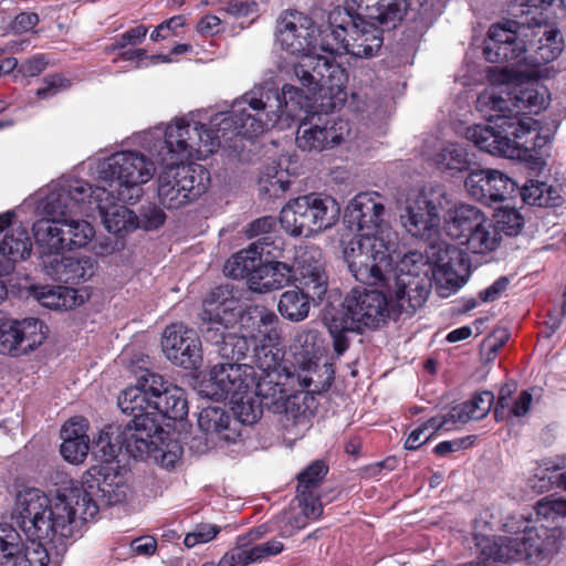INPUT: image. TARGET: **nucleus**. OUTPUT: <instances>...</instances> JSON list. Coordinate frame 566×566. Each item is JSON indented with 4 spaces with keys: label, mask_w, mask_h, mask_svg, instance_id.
<instances>
[{
    "label": "nucleus",
    "mask_w": 566,
    "mask_h": 566,
    "mask_svg": "<svg viewBox=\"0 0 566 566\" xmlns=\"http://www.w3.org/2000/svg\"><path fill=\"white\" fill-rule=\"evenodd\" d=\"M304 96L300 88L285 84L281 90L274 82L255 85L232 109L217 114L211 127L185 118L177 119L166 128V154L208 158L217 151L222 140L228 143L233 136L252 138L274 127L283 115L292 116L290 105L302 107Z\"/></svg>",
    "instance_id": "f257e3e1"
},
{
    "label": "nucleus",
    "mask_w": 566,
    "mask_h": 566,
    "mask_svg": "<svg viewBox=\"0 0 566 566\" xmlns=\"http://www.w3.org/2000/svg\"><path fill=\"white\" fill-rule=\"evenodd\" d=\"M163 386V376L144 370L134 386L122 391L118 407L123 413L133 416L124 428L118 424L105 426L94 441L93 452L96 457L109 461L117 458L123 450L134 459L153 457L163 467H172L179 455L176 452H164L159 449L161 434L165 433L154 409L153 399Z\"/></svg>",
    "instance_id": "f03ea898"
},
{
    "label": "nucleus",
    "mask_w": 566,
    "mask_h": 566,
    "mask_svg": "<svg viewBox=\"0 0 566 566\" xmlns=\"http://www.w3.org/2000/svg\"><path fill=\"white\" fill-rule=\"evenodd\" d=\"M388 293L389 296L377 290L353 289L340 308L324 316L337 356L348 349L349 333L377 328L387 317L397 318L403 312L412 315L429 295L422 282L411 273L397 274L394 286H388Z\"/></svg>",
    "instance_id": "7ed1b4c3"
},
{
    "label": "nucleus",
    "mask_w": 566,
    "mask_h": 566,
    "mask_svg": "<svg viewBox=\"0 0 566 566\" xmlns=\"http://www.w3.org/2000/svg\"><path fill=\"white\" fill-rule=\"evenodd\" d=\"M276 42L285 52L296 55L298 61L293 65V73L311 94L331 95L329 102L323 106L334 111L344 105L346 92L345 70L333 59L314 55L318 30L312 18L296 11H283L276 21Z\"/></svg>",
    "instance_id": "20e7f679"
},
{
    "label": "nucleus",
    "mask_w": 566,
    "mask_h": 566,
    "mask_svg": "<svg viewBox=\"0 0 566 566\" xmlns=\"http://www.w3.org/2000/svg\"><path fill=\"white\" fill-rule=\"evenodd\" d=\"M95 458L103 463L91 467L81 482L71 483L50 497L48 516L55 517V531L63 535H76L85 522L97 515L102 505L119 504L127 497L129 488L124 476L111 465L116 458L109 461ZM48 525L42 528L45 533L50 530Z\"/></svg>",
    "instance_id": "39448f33"
},
{
    "label": "nucleus",
    "mask_w": 566,
    "mask_h": 566,
    "mask_svg": "<svg viewBox=\"0 0 566 566\" xmlns=\"http://www.w3.org/2000/svg\"><path fill=\"white\" fill-rule=\"evenodd\" d=\"M476 109L491 125H473L467 128L465 138L479 149L494 156L513 158L521 149L536 146L527 136L536 130L534 119L518 117L514 98L507 87L492 85L483 90L476 98Z\"/></svg>",
    "instance_id": "423d86ee"
},
{
    "label": "nucleus",
    "mask_w": 566,
    "mask_h": 566,
    "mask_svg": "<svg viewBox=\"0 0 566 566\" xmlns=\"http://www.w3.org/2000/svg\"><path fill=\"white\" fill-rule=\"evenodd\" d=\"M42 270L52 280L77 284L91 279L97 269L90 258H65L66 250L85 247L94 237L92 224L82 219H40L32 227Z\"/></svg>",
    "instance_id": "0eeeda50"
},
{
    "label": "nucleus",
    "mask_w": 566,
    "mask_h": 566,
    "mask_svg": "<svg viewBox=\"0 0 566 566\" xmlns=\"http://www.w3.org/2000/svg\"><path fill=\"white\" fill-rule=\"evenodd\" d=\"M258 314L259 307H242L230 285L217 286L203 300L200 313L202 336L217 346L221 358L242 360L250 349L251 338L238 335L237 328H252Z\"/></svg>",
    "instance_id": "6e6552de"
},
{
    "label": "nucleus",
    "mask_w": 566,
    "mask_h": 566,
    "mask_svg": "<svg viewBox=\"0 0 566 566\" xmlns=\"http://www.w3.org/2000/svg\"><path fill=\"white\" fill-rule=\"evenodd\" d=\"M51 511L50 497L39 489H28L17 496L13 520L24 533L31 547L18 556L12 566H60L66 552L65 539L74 535H63L55 525L54 516H48Z\"/></svg>",
    "instance_id": "1a4fd4ad"
},
{
    "label": "nucleus",
    "mask_w": 566,
    "mask_h": 566,
    "mask_svg": "<svg viewBox=\"0 0 566 566\" xmlns=\"http://www.w3.org/2000/svg\"><path fill=\"white\" fill-rule=\"evenodd\" d=\"M515 18L524 20H506L503 23L492 24L484 42L483 54L488 62L502 64L500 77L493 82H509L515 75V69L531 64L527 56L526 31L532 27L546 23V17L538 12L536 4L525 2L513 9Z\"/></svg>",
    "instance_id": "9d476101"
},
{
    "label": "nucleus",
    "mask_w": 566,
    "mask_h": 566,
    "mask_svg": "<svg viewBox=\"0 0 566 566\" xmlns=\"http://www.w3.org/2000/svg\"><path fill=\"white\" fill-rule=\"evenodd\" d=\"M376 20L364 17L353 6L336 7L328 14V29L324 31L321 48L332 54H349L359 59L373 57L381 48L382 28Z\"/></svg>",
    "instance_id": "9b49d317"
},
{
    "label": "nucleus",
    "mask_w": 566,
    "mask_h": 566,
    "mask_svg": "<svg viewBox=\"0 0 566 566\" xmlns=\"http://www.w3.org/2000/svg\"><path fill=\"white\" fill-rule=\"evenodd\" d=\"M166 134L157 159L166 168L158 176V199L166 209H179L202 196L209 187L210 174L200 164L178 163L186 157L177 154H166Z\"/></svg>",
    "instance_id": "f8f14e48"
},
{
    "label": "nucleus",
    "mask_w": 566,
    "mask_h": 566,
    "mask_svg": "<svg viewBox=\"0 0 566 566\" xmlns=\"http://www.w3.org/2000/svg\"><path fill=\"white\" fill-rule=\"evenodd\" d=\"M156 167L143 153L124 150L104 159L98 167L99 180L109 188L112 198L135 205L144 191L142 185L155 175Z\"/></svg>",
    "instance_id": "ddd939ff"
},
{
    "label": "nucleus",
    "mask_w": 566,
    "mask_h": 566,
    "mask_svg": "<svg viewBox=\"0 0 566 566\" xmlns=\"http://www.w3.org/2000/svg\"><path fill=\"white\" fill-rule=\"evenodd\" d=\"M340 207L331 196L308 193L290 200L280 212V224L291 237H311L331 229L339 219Z\"/></svg>",
    "instance_id": "4468645a"
},
{
    "label": "nucleus",
    "mask_w": 566,
    "mask_h": 566,
    "mask_svg": "<svg viewBox=\"0 0 566 566\" xmlns=\"http://www.w3.org/2000/svg\"><path fill=\"white\" fill-rule=\"evenodd\" d=\"M391 242L379 234H360L344 248V260L356 281L376 285L391 271Z\"/></svg>",
    "instance_id": "2eb2a0df"
},
{
    "label": "nucleus",
    "mask_w": 566,
    "mask_h": 566,
    "mask_svg": "<svg viewBox=\"0 0 566 566\" xmlns=\"http://www.w3.org/2000/svg\"><path fill=\"white\" fill-rule=\"evenodd\" d=\"M448 205V195L441 187L423 188L408 196L401 223L412 237L429 240L438 233L441 212Z\"/></svg>",
    "instance_id": "dca6fc26"
},
{
    "label": "nucleus",
    "mask_w": 566,
    "mask_h": 566,
    "mask_svg": "<svg viewBox=\"0 0 566 566\" xmlns=\"http://www.w3.org/2000/svg\"><path fill=\"white\" fill-rule=\"evenodd\" d=\"M426 253V258L418 252L407 253L400 262L399 273H411L413 277L422 282L428 291L430 264L436 269L433 273L444 276L449 283L458 279L460 272L465 270L463 253L454 245L444 242L430 244Z\"/></svg>",
    "instance_id": "f3484780"
},
{
    "label": "nucleus",
    "mask_w": 566,
    "mask_h": 566,
    "mask_svg": "<svg viewBox=\"0 0 566 566\" xmlns=\"http://www.w3.org/2000/svg\"><path fill=\"white\" fill-rule=\"evenodd\" d=\"M111 197L106 186L92 187L84 180H74L60 189L56 199L54 195L48 197L45 209L51 219H73L72 213H86L92 209H103L102 201Z\"/></svg>",
    "instance_id": "a211bd4d"
},
{
    "label": "nucleus",
    "mask_w": 566,
    "mask_h": 566,
    "mask_svg": "<svg viewBox=\"0 0 566 566\" xmlns=\"http://www.w3.org/2000/svg\"><path fill=\"white\" fill-rule=\"evenodd\" d=\"M489 510L480 513L474 523L475 546L478 548L476 559L489 563H511L527 560L526 548L523 546L521 536H490L482 531L489 527L492 531Z\"/></svg>",
    "instance_id": "6ab92c4d"
},
{
    "label": "nucleus",
    "mask_w": 566,
    "mask_h": 566,
    "mask_svg": "<svg viewBox=\"0 0 566 566\" xmlns=\"http://www.w3.org/2000/svg\"><path fill=\"white\" fill-rule=\"evenodd\" d=\"M489 510L480 513L474 523L475 546L478 548L476 559L489 563H511L527 560L526 548L523 546L521 536H490L482 531L489 527L492 531Z\"/></svg>",
    "instance_id": "aec40b11"
},
{
    "label": "nucleus",
    "mask_w": 566,
    "mask_h": 566,
    "mask_svg": "<svg viewBox=\"0 0 566 566\" xmlns=\"http://www.w3.org/2000/svg\"><path fill=\"white\" fill-rule=\"evenodd\" d=\"M46 335L48 326L35 317L0 322V354H28L39 347Z\"/></svg>",
    "instance_id": "412c9836"
},
{
    "label": "nucleus",
    "mask_w": 566,
    "mask_h": 566,
    "mask_svg": "<svg viewBox=\"0 0 566 566\" xmlns=\"http://www.w3.org/2000/svg\"><path fill=\"white\" fill-rule=\"evenodd\" d=\"M210 370V387L218 399H233L241 394L252 392L256 369L250 364H240L237 359L223 358Z\"/></svg>",
    "instance_id": "4be33fe9"
},
{
    "label": "nucleus",
    "mask_w": 566,
    "mask_h": 566,
    "mask_svg": "<svg viewBox=\"0 0 566 566\" xmlns=\"http://www.w3.org/2000/svg\"><path fill=\"white\" fill-rule=\"evenodd\" d=\"M163 350L175 365L185 369H197L202 361L201 343L196 331L182 323H175L166 327L163 340Z\"/></svg>",
    "instance_id": "5701e85b"
},
{
    "label": "nucleus",
    "mask_w": 566,
    "mask_h": 566,
    "mask_svg": "<svg viewBox=\"0 0 566 566\" xmlns=\"http://www.w3.org/2000/svg\"><path fill=\"white\" fill-rule=\"evenodd\" d=\"M385 198L378 192H360L347 205L345 218L353 230L384 235Z\"/></svg>",
    "instance_id": "b1692460"
},
{
    "label": "nucleus",
    "mask_w": 566,
    "mask_h": 566,
    "mask_svg": "<svg viewBox=\"0 0 566 566\" xmlns=\"http://www.w3.org/2000/svg\"><path fill=\"white\" fill-rule=\"evenodd\" d=\"M464 185L471 198L485 205L504 201L516 189L507 175L490 168L471 170Z\"/></svg>",
    "instance_id": "393cba45"
},
{
    "label": "nucleus",
    "mask_w": 566,
    "mask_h": 566,
    "mask_svg": "<svg viewBox=\"0 0 566 566\" xmlns=\"http://www.w3.org/2000/svg\"><path fill=\"white\" fill-rule=\"evenodd\" d=\"M293 282L296 287L311 293L321 301L327 292L328 280L322 251L316 247H307L297 252Z\"/></svg>",
    "instance_id": "a878e982"
},
{
    "label": "nucleus",
    "mask_w": 566,
    "mask_h": 566,
    "mask_svg": "<svg viewBox=\"0 0 566 566\" xmlns=\"http://www.w3.org/2000/svg\"><path fill=\"white\" fill-rule=\"evenodd\" d=\"M328 472L324 461L316 460L297 474L295 501L307 506V512L313 516H321L323 505L318 489Z\"/></svg>",
    "instance_id": "bb28decb"
},
{
    "label": "nucleus",
    "mask_w": 566,
    "mask_h": 566,
    "mask_svg": "<svg viewBox=\"0 0 566 566\" xmlns=\"http://www.w3.org/2000/svg\"><path fill=\"white\" fill-rule=\"evenodd\" d=\"M424 0H366L365 7H358L364 11V17L376 20L377 23L387 28H396L408 12H418Z\"/></svg>",
    "instance_id": "cd10ccee"
},
{
    "label": "nucleus",
    "mask_w": 566,
    "mask_h": 566,
    "mask_svg": "<svg viewBox=\"0 0 566 566\" xmlns=\"http://www.w3.org/2000/svg\"><path fill=\"white\" fill-rule=\"evenodd\" d=\"M348 134L349 127L343 120L324 127L302 124L297 129L296 145L302 150L321 151L339 145L345 139V135Z\"/></svg>",
    "instance_id": "c85d7f7f"
},
{
    "label": "nucleus",
    "mask_w": 566,
    "mask_h": 566,
    "mask_svg": "<svg viewBox=\"0 0 566 566\" xmlns=\"http://www.w3.org/2000/svg\"><path fill=\"white\" fill-rule=\"evenodd\" d=\"M560 536L562 531L556 527L530 526L525 534L521 535L523 546L526 548L527 562L537 563L557 554L560 547Z\"/></svg>",
    "instance_id": "c756f323"
},
{
    "label": "nucleus",
    "mask_w": 566,
    "mask_h": 566,
    "mask_svg": "<svg viewBox=\"0 0 566 566\" xmlns=\"http://www.w3.org/2000/svg\"><path fill=\"white\" fill-rule=\"evenodd\" d=\"M251 345H253L252 363L259 369V373L277 371L285 354L281 345L279 329L265 332L259 342L251 338Z\"/></svg>",
    "instance_id": "7c9ffc66"
},
{
    "label": "nucleus",
    "mask_w": 566,
    "mask_h": 566,
    "mask_svg": "<svg viewBox=\"0 0 566 566\" xmlns=\"http://www.w3.org/2000/svg\"><path fill=\"white\" fill-rule=\"evenodd\" d=\"M293 283V266L284 262L260 263L250 279L249 289L256 293H266L283 289Z\"/></svg>",
    "instance_id": "2f4dec72"
},
{
    "label": "nucleus",
    "mask_w": 566,
    "mask_h": 566,
    "mask_svg": "<svg viewBox=\"0 0 566 566\" xmlns=\"http://www.w3.org/2000/svg\"><path fill=\"white\" fill-rule=\"evenodd\" d=\"M243 538L239 539L237 547L230 549L221 557L220 566H247L251 563H258L266 557L280 554L284 546L277 539H271L254 546L241 544Z\"/></svg>",
    "instance_id": "473e14b6"
},
{
    "label": "nucleus",
    "mask_w": 566,
    "mask_h": 566,
    "mask_svg": "<svg viewBox=\"0 0 566 566\" xmlns=\"http://www.w3.org/2000/svg\"><path fill=\"white\" fill-rule=\"evenodd\" d=\"M153 403L157 415L159 413L175 421L184 420L189 411L185 390L164 378L163 386L158 392L155 394Z\"/></svg>",
    "instance_id": "72a5a7b5"
},
{
    "label": "nucleus",
    "mask_w": 566,
    "mask_h": 566,
    "mask_svg": "<svg viewBox=\"0 0 566 566\" xmlns=\"http://www.w3.org/2000/svg\"><path fill=\"white\" fill-rule=\"evenodd\" d=\"M199 428L207 433H214L226 442H235L240 431L233 424V419L221 407L208 406L198 416Z\"/></svg>",
    "instance_id": "f704fd0d"
},
{
    "label": "nucleus",
    "mask_w": 566,
    "mask_h": 566,
    "mask_svg": "<svg viewBox=\"0 0 566 566\" xmlns=\"http://www.w3.org/2000/svg\"><path fill=\"white\" fill-rule=\"evenodd\" d=\"M315 300L317 297L311 296V293L298 287L286 290L280 295L277 311L283 318L298 323L308 317L311 301Z\"/></svg>",
    "instance_id": "c9c22d12"
},
{
    "label": "nucleus",
    "mask_w": 566,
    "mask_h": 566,
    "mask_svg": "<svg viewBox=\"0 0 566 566\" xmlns=\"http://www.w3.org/2000/svg\"><path fill=\"white\" fill-rule=\"evenodd\" d=\"M280 377L277 371L258 373L252 391L259 399L258 401L268 409L280 410V405L286 396V390L276 379Z\"/></svg>",
    "instance_id": "e433bc0d"
},
{
    "label": "nucleus",
    "mask_w": 566,
    "mask_h": 566,
    "mask_svg": "<svg viewBox=\"0 0 566 566\" xmlns=\"http://www.w3.org/2000/svg\"><path fill=\"white\" fill-rule=\"evenodd\" d=\"M484 212L472 205L461 203L449 209L443 222V230L448 237L453 240L463 238L465 231L483 214Z\"/></svg>",
    "instance_id": "4c0bfd02"
},
{
    "label": "nucleus",
    "mask_w": 566,
    "mask_h": 566,
    "mask_svg": "<svg viewBox=\"0 0 566 566\" xmlns=\"http://www.w3.org/2000/svg\"><path fill=\"white\" fill-rule=\"evenodd\" d=\"M494 395L491 391H482L474 395L450 410L451 419L458 423H467L471 420H480L484 418L492 408Z\"/></svg>",
    "instance_id": "58836bf2"
},
{
    "label": "nucleus",
    "mask_w": 566,
    "mask_h": 566,
    "mask_svg": "<svg viewBox=\"0 0 566 566\" xmlns=\"http://www.w3.org/2000/svg\"><path fill=\"white\" fill-rule=\"evenodd\" d=\"M31 250L29 233L22 227L13 228L0 238V254L12 262L24 260Z\"/></svg>",
    "instance_id": "ea45409f"
},
{
    "label": "nucleus",
    "mask_w": 566,
    "mask_h": 566,
    "mask_svg": "<svg viewBox=\"0 0 566 566\" xmlns=\"http://www.w3.org/2000/svg\"><path fill=\"white\" fill-rule=\"evenodd\" d=\"M76 291L66 286H34V297L45 307L53 310L72 308Z\"/></svg>",
    "instance_id": "a19ab883"
},
{
    "label": "nucleus",
    "mask_w": 566,
    "mask_h": 566,
    "mask_svg": "<svg viewBox=\"0 0 566 566\" xmlns=\"http://www.w3.org/2000/svg\"><path fill=\"white\" fill-rule=\"evenodd\" d=\"M254 250L249 245L232 255L224 264L223 272L227 276L232 279H247L250 285V279L259 268L261 260L255 256Z\"/></svg>",
    "instance_id": "79ce46f5"
},
{
    "label": "nucleus",
    "mask_w": 566,
    "mask_h": 566,
    "mask_svg": "<svg viewBox=\"0 0 566 566\" xmlns=\"http://www.w3.org/2000/svg\"><path fill=\"white\" fill-rule=\"evenodd\" d=\"M126 203L118 201L115 198L108 197L107 200L102 201L101 206L104 209H97L103 217L105 228L108 232L120 233L130 226V211L125 207Z\"/></svg>",
    "instance_id": "37998d69"
},
{
    "label": "nucleus",
    "mask_w": 566,
    "mask_h": 566,
    "mask_svg": "<svg viewBox=\"0 0 566 566\" xmlns=\"http://www.w3.org/2000/svg\"><path fill=\"white\" fill-rule=\"evenodd\" d=\"M250 394L251 392L241 394L230 400V403L232 405L231 409L234 415L233 424L235 427L238 423L248 426L253 424L262 416L263 406Z\"/></svg>",
    "instance_id": "c03bdc74"
},
{
    "label": "nucleus",
    "mask_w": 566,
    "mask_h": 566,
    "mask_svg": "<svg viewBox=\"0 0 566 566\" xmlns=\"http://www.w3.org/2000/svg\"><path fill=\"white\" fill-rule=\"evenodd\" d=\"M501 239L502 237L497 233L494 221L489 218L484 224L478 228V231L470 240L467 250L479 254L492 252L497 249Z\"/></svg>",
    "instance_id": "a18cd8bd"
},
{
    "label": "nucleus",
    "mask_w": 566,
    "mask_h": 566,
    "mask_svg": "<svg viewBox=\"0 0 566 566\" xmlns=\"http://www.w3.org/2000/svg\"><path fill=\"white\" fill-rule=\"evenodd\" d=\"M436 163L446 169L462 171L469 168L471 160L465 148L450 144L437 154Z\"/></svg>",
    "instance_id": "49530a36"
},
{
    "label": "nucleus",
    "mask_w": 566,
    "mask_h": 566,
    "mask_svg": "<svg viewBox=\"0 0 566 566\" xmlns=\"http://www.w3.org/2000/svg\"><path fill=\"white\" fill-rule=\"evenodd\" d=\"M553 193L556 191L546 182L528 180L521 189V196L525 203L538 207L554 205Z\"/></svg>",
    "instance_id": "de8ad7c7"
},
{
    "label": "nucleus",
    "mask_w": 566,
    "mask_h": 566,
    "mask_svg": "<svg viewBox=\"0 0 566 566\" xmlns=\"http://www.w3.org/2000/svg\"><path fill=\"white\" fill-rule=\"evenodd\" d=\"M21 553L22 544L18 532L8 525L0 524V565L13 563Z\"/></svg>",
    "instance_id": "09e8293b"
},
{
    "label": "nucleus",
    "mask_w": 566,
    "mask_h": 566,
    "mask_svg": "<svg viewBox=\"0 0 566 566\" xmlns=\"http://www.w3.org/2000/svg\"><path fill=\"white\" fill-rule=\"evenodd\" d=\"M514 98V108L518 109V117L524 113H538L544 107V97L531 87H514L511 90Z\"/></svg>",
    "instance_id": "8fccbe9b"
},
{
    "label": "nucleus",
    "mask_w": 566,
    "mask_h": 566,
    "mask_svg": "<svg viewBox=\"0 0 566 566\" xmlns=\"http://www.w3.org/2000/svg\"><path fill=\"white\" fill-rule=\"evenodd\" d=\"M494 224L501 237L502 234L515 237L523 229L524 218L515 208L505 207L496 212Z\"/></svg>",
    "instance_id": "3c124183"
},
{
    "label": "nucleus",
    "mask_w": 566,
    "mask_h": 566,
    "mask_svg": "<svg viewBox=\"0 0 566 566\" xmlns=\"http://www.w3.org/2000/svg\"><path fill=\"white\" fill-rule=\"evenodd\" d=\"M308 400L313 401L314 398L307 394H286L282 405H280V410L283 409L286 415L291 416L297 422L306 421L312 415L311 408L307 405Z\"/></svg>",
    "instance_id": "603ef678"
},
{
    "label": "nucleus",
    "mask_w": 566,
    "mask_h": 566,
    "mask_svg": "<svg viewBox=\"0 0 566 566\" xmlns=\"http://www.w3.org/2000/svg\"><path fill=\"white\" fill-rule=\"evenodd\" d=\"M251 249L255 252V256L261 260V263L279 262L277 259L282 255V240L273 235L259 238L255 242L250 244Z\"/></svg>",
    "instance_id": "864d4df0"
},
{
    "label": "nucleus",
    "mask_w": 566,
    "mask_h": 566,
    "mask_svg": "<svg viewBox=\"0 0 566 566\" xmlns=\"http://www.w3.org/2000/svg\"><path fill=\"white\" fill-rule=\"evenodd\" d=\"M539 42L541 45L538 46V54L541 60L544 62L555 60L562 52L563 39L557 29L544 31Z\"/></svg>",
    "instance_id": "5fc2aeb1"
},
{
    "label": "nucleus",
    "mask_w": 566,
    "mask_h": 566,
    "mask_svg": "<svg viewBox=\"0 0 566 566\" xmlns=\"http://www.w3.org/2000/svg\"><path fill=\"white\" fill-rule=\"evenodd\" d=\"M96 440L97 438L93 441ZM93 444L94 442H92V447H90V440L82 439L80 441H74L72 439H64L61 444L60 452L62 457L70 463H81L84 461L90 450H92V453H94ZM93 455L95 457V454Z\"/></svg>",
    "instance_id": "6e6d98bb"
},
{
    "label": "nucleus",
    "mask_w": 566,
    "mask_h": 566,
    "mask_svg": "<svg viewBox=\"0 0 566 566\" xmlns=\"http://www.w3.org/2000/svg\"><path fill=\"white\" fill-rule=\"evenodd\" d=\"M321 334L313 328H302L294 337V345L302 349L304 355L314 356L321 347Z\"/></svg>",
    "instance_id": "4d7b16f0"
},
{
    "label": "nucleus",
    "mask_w": 566,
    "mask_h": 566,
    "mask_svg": "<svg viewBox=\"0 0 566 566\" xmlns=\"http://www.w3.org/2000/svg\"><path fill=\"white\" fill-rule=\"evenodd\" d=\"M301 512L294 513V512H287L284 514L282 521L284 523L283 526H281V533L284 536H290L293 531L301 530L306 526L308 520H316L319 516H313L310 515L307 512V506L305 504H300Z\"/></svg>",
    "instance_id": "13d9d810"
},
{
    "label": "nucleus",
    "mask_w": 566,
    "mask_h": 566,
    "mask_svg": "<svg viewBox=\"0 0 566 566\" xmlns=\"http://www.w3.org/2000/svg\"><path fill=\"white\" fill-rule=\"evenodd\" d=\"M220 532V527L214 524L201 523L196 525L192 532H189L184 539V544L188 547H195L212 541Z\"/></svg>",
    "instance_id": "bf43d9fd"
},
{
    "label": "nucleus",
    "mask_w": 566,
    "mask_h": 566,
    "mask_svg": "<svg viewBox=\"0 0 566 566\" xmlns=\"http://www.w3.org/2000/svg\"><path fill=\"white\" fill-rule=\"evenodd\" d=\"M536 513L543 517L552 515L566 516V499L547 496L538 501L536 504Z\"/></svg>",
    "instance_id": "052dcab7"
},
{
    "label": "nucleus",
    "mask_w": 566,
    "mask_h": 566,
    "mask_svg": "<svg viewBox=\"0 0 566 566\" xmlns=\"http://www.w3.org/2000/svg\"><path fill=\"white\" fill-rule=\"evenodd\" d=\"M61 438L72 439L74 441L90 440L87 436V421L84 418H72L70 419L61 430Z\"/></svg>",
    "instance_id": "680f3d73"
},
{
    "label": "nucleus",
    "mask_w": 566,
    "mask_h": 566,
    "mask_svg": "<svg viewBox=\"0 0 566 566\" xmlns=\"http://www.w3.org/2000/svg\"><path fill=\"white\" fill-rule=\"evenodd\" d=\"M516 390L515 384H505L500 388L496 405L494 408V418L496 421L507 419V408L510 407L513 392Z\"/></svg>",
    "instance_id": "e2e57ef3"
},
{
    "label": "nucleus",
    "mask_w": 566,
    "mask_h": 566,
    "mask_svg": "<svg viewBox=\"0 0 566 566\" xmlns=\"http://www.w3.org/2000/svg\"><path fill=\"white\" fill-rule=\"evenodd\" d=\"M475 436H467L450 441H442L434 447L433 452L439 457H444L448 453L468 449L475 442Z\"/></svg>",
    "instance_id": "0e129e2a"
},
{
    "label": "nucleus",
    "mask_w": 566,
    "mask_h": 566,
    "mask_svg": "<svg viewBox=\"0 0 566 566\" xmlns=\"http://www.w3.org/2000/svg\"><path fill=\"white\" fill-rule=\"evenodd\" d=\"M276 224V220L274 217H271V216H264V217H261L254 221H252L247 230H245V234L249 237V238H254V237H266V235H272L271 234V231L274 229Z\"/></svg>",
    "instance_id": "69168bd1"
},
{
    "label": "nucleus",
    "mask_w": 566,
    "mask_h": 566,
    "mask_svg": "<svg viewBox=\"0 0 566 566\" xmlns=\"http://www.w3.org/2000/svg\"><path fill=\"white\" fill-rule=\"evenodd\" d=\"M533 395L528 390L520 392L518 397L511 401L507 408V419L511 417H524L531 409Z\"/></svg>",
    "instance_id": "338daca9"
},
{
    "label": "nucleus",
    "mask_w": 566,
    "mask_h": 566,
    "mask_svg": "<svg viewBox=\"0 0 566 566\" xmlns=\"http://www.w3.org/2000/svg\"><path fill=\"white\" fill-rule=\"evenodd\" d=\"M147 32L148 29L145 25L132 28L116 39L114 46L116 49H124L127 45H137L146 38Z\"/></svg>",
    "instance_id": "774afa93"
}]
</instances>
